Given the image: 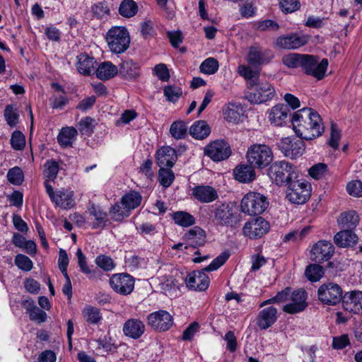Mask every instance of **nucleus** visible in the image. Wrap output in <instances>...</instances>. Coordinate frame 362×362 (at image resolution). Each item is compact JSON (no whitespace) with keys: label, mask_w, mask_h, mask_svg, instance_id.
<instances>
[{"label":"nucleus","mask_w":362,"mask_h":362,"mask_svg":"<svg viewBox=\"0 0 362 362\" xmlns=\"http://www.w3.org/2000/svg\"><path fill=\"white\" fill-rule=\"evenodd\" d=\"M322 119L315 110L303 107L292 117L295 133L302 139L312 140L320 136L324 130Z\"/></svg>","instance_id":"1"},{"label":"nucleus","mask_w":362,"mask_h":362,"mask_svg":"<svg viewBox=\"0 0 362 362\" xmlns=\"http://www.w3.org/2000/svg\"><path fill=\"white\" fill-rule=\"evenodd\" d=\"M229 253L224 252L216 257L203 271H194L189 274L185 279L186 285L194 291H205L209 285V278L205 272H212L221 267L228 259Z\"/></svg>","instance_id":"2"},{"label":"nucleus","mask_w":362,"mask_h":362,"mask_svg":"<svg viewBox=\"0 0 362 362\" xmlns=\"http://www.w3.org/2000/svg\"><path fill=\"white\" fill-rule=\"evenodd\" d=\"M268 175L274 183L286 186L298 177L296 168L291 163L280 160L274 162L268 170Z\"/></svg>","instance_id":"3"},{"label":"nucleus","mask_w":362,"mask_h":362,"mask_svg":"<svg viewBox=\"0 0 362 362\" xmlns=\"http://www.w3.org/2000/svg\"><path fill=\"white\" fill-rule=\"evenodd\" d=\"M214 214L215 221L221 226L235 229L240 225L242 216L233 203L225 202L216 205Z\"/></svg>","instance_id":"4"},{"label":"nucleus","mask_w":362,"mask_h":362,"mask_svg":"<svg viewBox=\"0 0 362 362\" xmlns=\"http://www.w3.org/2000/svg\"><path fill=\"white\" fill-rule=\"evenodd\" d=\"M106 41L111 52L120 54L124 52L129 47L130 37L124 27H112L105 36Z\"/></svg>","instance_id":"5"},{"label":"nucleus","mask_w":362,"mask_h":362,"mask_svg":"<svg viewBox=\"0 0 362 362\" xmlns=\"http://www.w3.org/2000/svg\"><path fill=\"white\" fill-rule=\"evenodd\" d=\"M268 206L269 202L264 195L250 192L242 199L240 209L244 214L255 216L262 214Z\"/></svg>","instance_id":"6"},{"label":"nucleus","mask_w":362,"mask_h":362,"mask_svg":"<svg viewBox=\"0 0 362 362\" xmlns=\"http://www.w3.org/2000/svg\"><path fill=\"white\" fill-rule=\"evenodd\" d=\"M247 159L252 166L262 169L268 166L272 161L273 153L267 145L254 144L247 151Z\"/></svg>","instance_id":"7"},{"label":"nucleus","mask_w":362,"mask_h":362,"mask_svg":"<svg viewBox=\"0 0 362 362\" xmlns=\"http://www.w3.org/2000/svg\"><path fill=\"white\" fill-rule=\"evenodd\" d=\"M286 186V198L293 204H303L311 196V185L307 181L296 179Z\"/></svg>","instance_id":"8"},{"label":"nucleus","mask_w":362,"mask_h":362,"mask_svg":"<svg viewBox=\"0 0 362 362\" xmlns=\"http://www.w3.org/2000/svg\"><path fill=\"white\" fill-rule=\"evenodd\" d=\"M245 93V98L251 103L260 104L270 100L275 95L274 88L267 82H257Z\"/></svg>","instance_id":"9"},{"label":"nucleus","mask_w":362,"mask_h":362,"mask_svg":"<svg viewBox=\"0 0 362 362\" xmlns=\"http://www.w3.org/2000/svg\"><path fill=\"white\" fill-rule=\"evenodd\" d=\"M341 287L332 282L321 285L317 290L318 299L324 304L335 305L343 299Z\"/></svg>","instance_id":"10"},{"label":"nucleus","mask_w":362,"mask_h":362,"mask_svg":"<svg viewBox=\"0 0 362 362\" xmlns=\"http://www.w3.org/2000/svg\"><path fill=\"white\" fill-rule=\"evenodd\" d=\"M316 57L308 54H302L300 66L308 75H311L320 80L324 78L328 66L327 59H323L318 64Z\"/></svg>","instance_id":"11"},{"label":"nucleus","mask_w":362,"mask_h":362,"mask_svg":"<svg viewBox=\"0 0 362 362\" xmlns=\"http://www.w3.org/2000/svg\"><path fill=\"white\" fill-rule=\"evenodd\" d=\"M134 279L127 273L114 274L110 279V285L112 290L123 296L130 294L134 288Z\"/></svg>","instance_id":"12"},{"label":"nucleus","mask_w":362,"mask_h":362,"mask_svg":"<svg viewBox=\"0 0 362 362\" xmlns=\"http://www.w3.org/2000/svg\"><path fill=\"white\" fill-rule=\"evenodd\" d=\"M204 154L212 160L218 162L226 160L231 155L230 145L224 140H216L204 148Z\"/></svg>","instance_id":"13"},{"label":"nucleus","mask_w":362,"mask_h":362,"mask_svg":"<svg viewBox=\"0 0 362 362\" xmlns=\"http://www.w3.org/2000/svg\"><path fill=\"white\" fill-rule=\"evenodd\" d=\"M278 147L286 157L291 159L301 156L305 151V144L300 138H284L278 143Z\"/></svg>","instance_id":"14"},{"label":"nucleus","mask_w":362,"mask_h":362,"mask_svg":"<svg viewBox=\"0 0 362 362\" xmlns=\"http://www.w3.org/2000/svg\"><path fill=\"white\" fill-rule=\"evenodd\" d=\"M269 229V223L262 217H258L245 223L243 234L250 239H257L266 234Z\"/></svg>","instance_id":"15"},{"label":"nucleus","mask_w":362,"mask_h":362,"mask_svg":"<svg viewBox=\"0 0 362 362\" xmlns=\"http://www.w3.org/2000/svg\"><path fill=\"white\" fill-rule=\"evenodd\" d=\"M307 293L303 289L292 291L288 303L283 307V310L288 314H296L303 311L308 306Z\"/></svg>","instance_id":"16"},{"label":"nucleus","mask_w":362,"mask_h":362,"mask_svg":"<svg viewBox=\"0 0 362 362\" xmlns=\"http://www.w3.org/2000/svg\"><path fill=\"white\" fill-rule=\"evenodd\" d=\"M148 324L159 332L168 330L173 325V316L165 310H159L148 315Z\"/></svg>","instance_id":"17"},{"label":"nucleus","mask_w":362,"mask_h":362,"mask_svg":"<svg viewBox=\"0 0 362 362\" xmlns=\"http://www.w3.org/2000/svg\"><path fill=\"white\" fill-rule=\"evenodd\" d=\"M334 252V247L330 241L320 240L313 245L310 259L313 262L321 263L331 259Z\"/></svg>","instance_id":"18"},{"label":"nucleus","mask_w":362,"mask_h":362,"mask_svg":"<svg viewBox=\"0 0 362 362\" xmlns=\"http://www.w3.org/2000/svg\"><path fill=\"white\" fill-rule=\"evenodd\" d=\"M342 305L345 310L354 314L362 313V291H351L346 292L342 299Z\"/></svg>","instance_id":"19"},{"label":"nucleus","mask_w":362,"mask_h":362,"mask_svg":"<svg viewBox=\"0 0 362 362\" xmlns=\"http://www.w3.org/2000/svg\"><path fill=\"white\" fill-rule=\"evenodd\" d=\"M274 57L272 52L258 46H252L249 49L247 62L252 65L267 64Z\"/></svg>","instance_id":"20"},{"label":"nucleus","mask_w":362,"mask_h":362,"mask_svg":"<svg viewBox=\"0 0 362 362\" xmlns=\"http://www.w3.org/2000/svg\"><path fill=\"white\" fill-rule=\"evenodd\" d=\"M308 37L293 34L286 36H281L276 39V45L282 49H298L308 42Z\"/></svg>","instance_id":"21"},{"label":"nucleus","mask_w":362,"mask_h":362,"mask_svg":"<svg viewBox=\"0 0 362 362\" xmlns=\"http://www.w3.org/2000/svg\"><path fill=\"white\" fill-rule=\"evenodd\" d=\"M156 163L160 168H172L177 158L176 151L170 146H163L156 151Z\"/></svg>","instance_id":"22"},{"label":"nucleus","mask_w":362,"mask_h":362,"mask_svg":"<svg viewBox=\"0 0 362 362\" xmlns=\"http://www.w3.org/2000/svg\"><path fill=\"white\" fill-rule=\"evenodd\" d=\"M194 198L202 203H210L218 199L216 190L209 185H198L192 189Z\"/></svg>","instance_id":"23"},{"label":"nucleus","mask_w":362,"mask_h":362,"mask_svg":"<svg viewBox=\"0 0 362 362\" xmlns=\"http://www.w3.org/2000/svg\"><path fill=\"white\" fill-rule=\"evenodd\" d=\"M145 331V325L139 319L132 318L126 321L123 326L124 334L134 339L140 338Z\"/></svg>","instance_id":"24"},{"label":"nucleus","mask_w":362,"mask_h":362,"mask_svg":"<svg viewBox=\"0 0 362 362\" xmlns=\"http://www.w3.org/2000/svg\"><path fill=\"white\" fill-rule=\"evenodd\" d=\"M277 320V309L269 306L262 309L258 316L257 324L262 329H266L275 323Z\"/></svg>","instance_id":"25"},{"label":"nucleus","mask_w":362,"mask_h":362,"mask_svg":"<svg viewBox=\"0 0 362 362\" xmlns=\"http://www.w3.org/2000/svg\"><path fill=\"white\" fill-rule=\"evenodd\" d=\"M52 202L62 209H71L75 205L74 192L66 189H57Z\"/></svg>","instance_id":"26"},{"label":"nucleus","mask_w":362,"mask_h":362,"mask_svg":"<svg viewBox=\"0 0 362 362\" xmlns=\"http://www.w3.org/2000/svg\"><path fill=\"white\" fill-rule=\"evenodd\" d=\"M290 110L286 105L278 104L269 111V121L276 126H281L288 119Z\"/></svg>","instance_id":"27"},{"label":"nucleus","mask_w":362,"mask_h":362,"mask_svg":"<svg viewBox=\"0 0 362 362\" xmlns=\"http://www.w3.org/2000/svg\"><path fill=\"white\" fill-rule=\"evenodd\" d=\"M118 73L125 79H135L139 76L140 67L133 60L127 59L119 64Z\"/></svg>","instance_id":"28"},{"label":"nucleus","mask_w":362,"mask_h":362,"mask_svg":"<svg viewBox=\"0 0 362 362\" xmlns=\"http://www.w3.org/2000/svg\"><path fill=\"white\" fill-rule=\"evenodd\" d=\"M334 241L337 246L346 247L356 243L357 236L352 230L344 228L334 235Z\"/></svg>","instance_id":"29"},{"label":"nucleus","mask_w":362,"mask_h":362,"mask_svg":"<svg viewBox=\"0 0 362 362\" xmlns=\"http://www.w3.org/2000/svg\"><path fill=\"white\" fill-rule=\"evenodd\" d=\"M95 59L86 53H81L77 56L76 67L78 72L83 75H90L95 69Z\"/></svg>","instance_id":"30"},{"label":"nucleus","mask_w":362,"mask_h":362,"mask_svg":"<svg viewBox=\"0 0 362 362\" xmlns=\"http://www.w3.org/2000/svg\"><path fill=\"white\" fill-rule=\"evenodd\" d=\"M255 168L250 164L237 166L233 170L235 178L243 183L252 181L255 177Z\"/></svg>","instance_id":"31"},{"label":"nucleus","mask_w":362,"mask_h":362,"mask_svg":"<svg viewBox=\"0 0 362 362\" xmlns=\"http://www.w3.org/2000/svg\"><path fill=\"white\" fill-rule=\"evenodd\" d=\"M118 73L117 67L111 62H104L100 64L97 70V77L103 81L113 78Z\"/></svg>","instance_id":"32"},{"label":"nucleus","mask_w":362,"mask_h":362,"mask_svg":"<svg viewBox=\"0 0 362 362\" xmlns=\"http://www.w3.org/2000/svg\"><path fill=\"white\" fill-rule=\"evenodd\" d=\"M359 220V216L356 211H349L341 214L337 221L341 228L353 230L358 225Z\"/></svg>","instance_id":"33"},{"label":"nucleus","mask_w":362,"mask_h":362,"mask_svg":"<svg viewBox=\"0 0 362 362\" xmlns=\"http://www.w3.org/2000/svg\"><path fill=\"white\" fill-rule=\"evenodd\" d=\"M78 132L73 127H66L62 129L58 135L57 140L59 144L64 147L71 146L75 141Z\"/></svg>","instance_id":"34"},{"label":"nucleus","mask_w":362,"mask_h":362,"mask_svg":"<svg viewBox=\"0 0 362 362\" xmlns=\"http://www.w3.org/2000/svg\"><path fill=\"white\" fill-rule=\"evenodd\" d=\"M211 132V128L204 120L195 122L189 128L190 135L197 139L206 138Z\"/></svg>","instance_id":"35"},{"label":"nucleus","mask_w":362,"mask_h":362,"mask_svg":"<svg viewBox=\"0 0 362 362\" xmlns=\"http://www.w3.org/2000/svg\"><path fill=\"white\" fill-rule=\"evenodd\" d=\"M141 200L142 197L139 192L130 191L122 197L121 204L131 211L140 206Z\"/></svg>","instance_id":"36"},{"label":"nucleus","mask_w":362,"mask_h":362,"mask_svg":"<svg viewBox=\"0 0 362 362\" xmlns=\"http://www.w3.org/2000/svg\"><path fill=\"white\" fill-rule=\"evenodd\" d=\"M185 237L188 240L192 241L191 246L193 247L203 245L205 243V232L201 228L197 226L190 229L187 233H185Z\"/></svg>","instance_id":"37"},{"label":"nucleus","mask_w":362,"mask_h":362,"mask_svg":"<svg viewBox=\"0 0 362 362\" xmlns=\"http://www.w3.org/2000/svg\"><path fill=\"white\" fill-rule=\"evenodd\" d=\"M89 212L90 215L94 218L92 223L93 228H103L106 226L107 214L99 206H93L89 209Z\"/></svg>","instance_id":"38"},{"label":"nucleus","mask_w":362,"mask_h":362,"mask_svg":"<svg viewBox=\"0 0 362 362\" xmlns=\"http://www.w3.org/2000/svg\"><path fill=\"white\" fill-rule=\"evenodd\" d=\"M28 303L26 306L27 313L29 314L30 319L37 323H42L46 321L47 313L37 307L33 301H25L24 304Z\"/></svg>","instance_id":"39"},{"label":"nucleus","mask_w":362,"mask_h":362,"mask_svg":"<svg viewBox=\"0 0 362 362\" xmlns=\"http://www.w3.org/2000/svg\"><path fill=\"white\" fill-rule=\"evenodd\" d=\"M239 74L247 80V88L259 82V74L257 71H253L250 67L245 65L238 66Z\"/></svg>","instance_id":"40"},{"label":"nucleus","mask_w":362,"mask_h":362,"mask_svg":"<svg viewBox=\"0 0 362 362\" xmlns=\"http://www.w3.org/2000/svg\"><path fill=\"white\" fill-rule=\"evenodd\" d=\"M82 314L87 322L98 324L102 320V315L98 308L88 305L82 310Z\"/></svg>","instance_id":"41"},{"label":"nucleus","mask_w":362,"mask_h":362,"mask_svg":"<svg viewBox=\"0 0 362 362\" xmlns=\"http://www.w3.org/2000/svg\"><path fill=\"white\" fill-rule=\"evenodd\" d=\"M138 11V6L134 0H124L120 4L119 13L126 18H131Z\"/></svg>","instance_id":"42"},{"label":"nucleus","mask_w":362,"mask_h":362,"mask_svg":"<svg viewBox=\"0 0 362 362\" xmlns=\"http://www.w3.org/2000/svg\"><path fill=\"white\" fill-rule=\"evenodd\" d=\"M292 291L291 288L286 287L284 290L278 292L274 297L263 301L259 306L263 307L271 303L288 302Z\"/></svg>","instance_id":"43"},{"label":"nucleus","mask_w":362,"mask_h":362,"mask_svg":"<svg viewBox=\"0 0 362 362\" xmlns=\"http://www.w3.org/2000/svg\"><path fill=\"white\" fill-rule=\"evenodd\" d=\"M175 223L182 227H189L195 223L193 216L185 211H177L173 214Z\"/></svg>","instance_id":"44"},{"label":"nucleus","mask_w":362,"mask_h":362,"mask_svg":"<svg viewBox=\"0 0 362 362\" xmlns=\"http://www.w3.org/2000/svg\"><path fill=\"white\" fill-rule=\"evenodd\" d=\"M130 211L123 206L121 203H116L110 210L111 218L116 221H120L123 218L128 217Z\"/></svg>","instance_id":"45"},{"label":"nucleus","mask_w":362,"mask_h":362,"mask_svg":"<svg viewBox=\"0 0 362 362\" xmlns=\"http://www.w3.org/2000/svg\"><path fill=\"white\" fill-rule=\"evenodd\" d=\"M305 274L310 281H317L324 275V270L322 267L319 264H310L306 267Z\"/></svg>","instance_id":"46"},{"label":"nucleus","mask_w":362,"mask_h":362,"mask_svg":"<svg viewBox=\"0 0 362 362\" xmlns=\"http://www.w3.org/2000/svg\"><path fill=\"white\" fill-rule=\"evenodd\" d=\"M175 180L174 173L170 169L160 168L158 170V181L163 187H169Z\"/></svg>","instance_id":"47"},{"label":"nucleus","mask_w":362,"mask_h":362,"mask_svg":"<svg viewBox=\"0 0 362 362\" xmlns=\"http://www.w3.org/2000/svg\"><path fill=\"white\" fill-rule=\"evenodd\" d=\"M187 127L182 121L174 122L170 128V133L176 139H183L187 134Z\"/></svg>","instance_id":"48"},{"label":"nucleus","mask_w":362,"mask_h":362,"mask_svg":"<svg viewBox=\"0 0 362 362\" xmlns=\"http://www.w3.org/2000/svg\"><path fill=\"white\" fill-rule=\"evenodd\" d=\"M200 71L211 75L215 74L218 69V61L212 57L206 59L199 66Z\"/></svg>","instance_id":"49"},{"label":"nucleus","mask_w":362,"mask_h":362,"mask_svg":"<svg viewBox=\"0 0 362 362\" xmlns=\"http://www.w3.org/2000/svg\"><path fill=\"white\" fill-rule=\"evenodd\" d=\"M95 127V119L90 117L82 118L77 124L79 132L82 134L90 136L93 132Z\"/></svg>","instance_id":"50"},{"label":"nucleus","mask_w":362,"mask_h":362,"mask_svg":"<svg viewBox=\"0 0 362 362\" xmlns=\"http://www.w3.org/2000/svg\"><path fill=\"white\" fill-rule=\"evenodd\" d=\"M44 166L45 176L49 180H54L57 177L59 173V167L58 163L53 159H50L45 162Z\"/></svg>","instance_id":"51"},{"label":"nucleus","mask_w":362,"mask_h":362,"mask_svg":"<svg viewBox=\"0 0 362 362\" xmlns=\"http://www.w3.org/2000/svg\"><path fill=\"white\" fill-rule=\"evenodd\" d=\"M308 173L315 180H320L328 173V167L325 163H319L313 165L308 170Z\"/></svg>","instance_id":"52"},{"label":"nucleus","mask_w":362,"mask_h":362,"mask_svg":"<svg viewBox=\"0 0 362 362\" xmlns=\"http://www.w3.org/2000/svg\"><path fill=\"white\" fill-rule=\"evenodd\" d=\"M76 257L78 258V264L81 272L89 275L90 279H95L96 277L97 272L95 270L91 271V269L88 267L86 264V258L80 248L77 250Z\"/></svg>","instance_id":"53"},{"label":"nucleus","mask_w":362,"mask_h":362,"mask_svg":"<svg viewBox=\"0 0 362 362\" xmlns=\"http://www.w3.org/2000/svg\"><path fill=\"white\" fill-rule=\"evenodd\" d=\"M4 117L7 124L11 127H15L18 122V113L17 108L12 105H8L4 110Z\"/></svg>","instance_id":"54"},{"label":"nucleus","mask_w":362,"mask_h":362,"mask_svg":"<svg viewBox=\"0 0 362 362\" xmlns=\"http://www.w3.org/2000/svg\"><path fill=\"white\" fill-rule=\"evenodd\" d=\"M10 143L16 151H21L25 146V137L20 131H14L11 135Z\"/></svg>","instance_id":"55"},{"label":"nucleus","mask_w":362,"mask_h":362,"mask_svg":"<svg viewBox=\"0 0 362 362\" xmlns=\"http://www.w3.org/2000/svg\"><path fill=\"white\" fill-rule=\"evenodd\" d=\"M301 59V54L290 53L283 57L282 62L287 67L295 69L300 66Z\"/></svg>","instance_id":"56"},{"label":"nucleus","mask_w":362,"mask_h":362,"mask_svg":"<svg viewBox=\"0 0 362 362\" xmlns=\"http://www.w3.org/2000/svg\"><path fill=\"white\" fill-rule=\"evenodd\" d=\"M7 179L11 184L21 185L24 179L23 170L17 166L11 168L7 173Z\"/></svg>","instance_id":"57"},{"label":"nucleus","mask_w":362,"mask_h":362,"mask_svg":"<svg viewBox=\"0 0 362 362\" xmlns=\"http://www.w3.org/2000/svg\"><path fill=\"white\" fill-rule=\"evenodd\" d=\"M15 264L21 270L29 272L33 269L32 260L27 256L18 254L15 258Z\"/></svg>","instance_id":"58"},{"label":"nucleus","mask_w":362,"mask_h":362,"mask_svg":"<svg viewBox=\"0 0 362 362\" xmlns=\"http://www.w3.org/2000/svg\"><path fill=\"white\" fill-rule=\"evenodd\" d=\"M164 95L167 100L172 103H175L182 95V90L179 87L168 86L164 88Z\"/></svg>","instance_id":"59"},{"label":"nucleus","mask_w":362,"mask_h":362,"mask_svg":"<svg viewBox=\"0 0 362 362\" xmlns=\"http://www.w3.org/2000/svg\"><path fill=\"white\" fill-rule=\"evenodd\" d=\"M95 264L104 271L109 272L115 268L113 260L106 255H99L95 258Z\"/></svg>","instance_id":"60"},{"label":"nucleus","mask_w":362,"mask_h":362,"mask_svg":"<svg viewBox=\"0 0 362 362\" xmlns=\"http://www.w3.org/2000/svg\"><path fill=\"white\" fill-rule=\"evenodd\" d=\"M279 5L281 11L286 13L298 11L300 7V4L298 0H281Z\"/></svg>","instance_id":"61"},{"label":"nucleus","mask_w":362,"mask_h":362,"mask_svg":"<svg viewBox=\"0 0 362 362\" xmlns=\"http://www.w3.org/2000/svg\"><path fill=\"white\" fill-rule=\"evenodd\" d=\"M347 192L355 197H362V182L360 180H353L346 185Z\"/></svg>","instance_id":"62"},{"label":"nucleus","mask_w":362,"mask_h":362,"mask_svg":"<svg viewBox=\"0 0 362 362\" xmlns=\"http://www.w3.org/2000/svg\"><path fill=\"white\" fill-rule=\"evenodd\" d=\"M236 106L234 104H230L227 109L224 111L225 119L229 122L238 123L240 120V115L235 110Z\"/></svg>","instance_id":"63"},{"label":"nucleus","mask_w":362,"mask_h":362,"mask_svg":"<svg viewBox=\"0 0 362 362\" xmlns=\"http://www.w3.org/2000/svg\"><path fill=\"white\" fill-rule=\"evenodd\" d=\"M111 341L110 337L105 336L103 338L98 339L96 341L99 348H103L107 352L113 353L116 351L117 346Z\"/></svg>","instance_id":"64"}]
</instances>
